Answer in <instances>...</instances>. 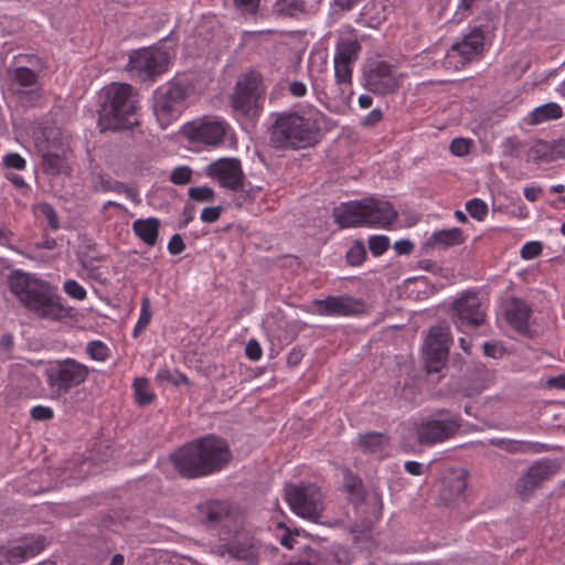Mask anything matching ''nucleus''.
Wrapping results in <instances>:
<instances>
[{"instance_id": "obj_1", "label": "nucleus", "mask_w": 565, "mask_h": 565, "mask_svg": "<svg viewBox=\"0 0 565 565\" xmlns=\"http://www.w3.org/2000/svg\"><path fill=\"white\" fill-rule=\"evenodd\" d=\"M328 117L313 106L276 114L269 128V146L278 151L315 147L322 138Z\"/></svg>"}, {"instance_id": "obj_2", "label": "nucleus", "mask_w": 565, "mask_h": 565, "mask_svg": "<svg viewBox=\"0 0 565 565\" xmlns=\"http://www.w3.org/2000/svg\"><path fill=\"white\" fill-rule=\"evenodd\" d=\"M232 459L226 440L206 435L192 440L170 455L174 470L185 479L207 477L223 470Z\"/></svg>"}, {"instance_id": "obj_3", "label": "nucleus", "mask_w": 565, "mask_h": 565, "mask_svg": "<svg viewBox=\"0 0 565 565\" xmlns=\"http://www.w3.org/2000/svg\"><path fill=\"white\" fill-rule=\"evenodd\" d=\"M10 291L20 303L41 319L62 321L73 318V308L62 302V297L46 280L21 269L8 276Z\"/></svg>"}, {"instance_id": "obj_4", "label": "nucleus", "mask_w": 565, "mask_h": 565, "mask_svg": "<svg viewBox=\"0 0 565 565\" xmlns=\"http://www.w3.org/2000/svg\"><path fill=\"white\" fill-rule=\"evenodd\" d=\"M139 99L136 89L126 83H113L103 90L98 109L100 131H119L139 125Z\"/></svg>"}, {"instance_id": "obj_5", "label": "nucleus", "mask_w": 565, "mask_h": 565, "mask_svg": "<svg viewBox=\"0 0 565 565\" xmlns=\"http://www.w3.org/2000/svg\"><path fill=\"white\" fill-rule=\"evenodd\" d=\"M333 216L341 227L367 225L386 228L397 220L398 213L391 202L372 196L341 203L334 207Z\"/></svg>"}, {"instance_id": "obj_6", "label": "nucleus", "mask_w": 565, "mask_h": 565, "mask_svg": "<svg viewBox=\"0 0 565 565\" xmlns=\"http://www.w3.org/2000/svg\"><path fill=\"white\" fill-rule=\"evenodd\" d=\"M190 95L189 85L180 79L172 78L160 85L153 93L152 109L161 127H167L178 119L186 107Z\"/></svg>"}, {"instance_id": "obj_7", "label": "nucleus", "mask_w": 565, "mask_h": 565, "mask_svg": "<svg viewBox=\"0 0 565 565\" xmlns=\"http://www.w3.org/2000/svg\"><path fill=\"white\" fill-rule=\"evenodd\" d=\"M285 499L296 515L313 523L320 522L324 502L320 488L315 483L286 484Z\"/></svg>"}, {"instance_id": "obj_8", "label": "nucleus", "mask_w": 565, "mask_h": 565, "mask_svg": "<svg viewBox=\"0 0 565 565\" xmlns=\"http://www.w3.org/2000/svg\"><path fill=\"white\" fill-rule=\"evenodd\" d=\"M170 55L167 51L157 46L141 47L129 54L126 65L131 78L139 82L153 83L169 68Z\"/></svg>"}, {"instance_id": "obj_9", "label": "nucleus", "mask_w": 565, "mask_h": 565, "mask_svg": "<svg viewBox=\"0 0 565 565\" xmlns=\"http://www.w3.org/2000/svg\"><path fill=\"white\" fill-rule=\"evenodd\" d=\"M88 375V366L71 358L55 361L45 370L46 384L57 395L79 386Z\"/></svg>"}, {"instance_id": "obj_10", "label": "nucleus", "mask_w": 565, "mask_h": 565, "mask_svg": "<svg viewBox=\"0 0 565 565\" xmlns=\"http://www.w3.org/2000/svg\"><path fill=\"white\" fill-rule=\"evenodd\" d=\"M262 82L257 74L250 72L237 81L234 93L231 96V105L236 114L246 118L258 115L263 96Z\"/></svg>"}, {"instance_id": "obj_11", "label": "nucleus", "mask_w": 565, "mask_h": 565, "mask_svg": "<svg viewBox=\"0 0 565 565\" xmlns=\"http://www.w3.org/2000/svg\"><path fill=\"white\" fill-rule=\"evenodd\" d=\"M459 428V420L449 416L448 411L440 409L417 425V440L427 446L443 443L455 436Z\"/></svg>"}, {"instance_id": "obj_12", "label": "nucleus", "mask_w": 565, "mask_h": 565, "mask_svg": "<svg viewBox=\"0 0 565 565\" xmlns=\"http://www.w3.org/2000/svg\"><path fill=\"white\" fill-rule=\"evenodd\" d=\"M362 79L364 87L376 95H388L399 88V81L392 65L377 58H369L364 63Z\"/></svg>"}, {"instance_id": "obj_13", "label": "nucleus", "mask_w": 565, "mask_h": 565, "mask_svg": "<svg viewBox=\"0 0 565 565\" xmlns=\"http://www.w3.org/2000/svg\"><path fill=\"white\" fill-rule=\"evenodd\" d=\"M451 341L449 327L437 324L429 329L423 353L427 373H439L446 365Z\"/></svg>"}, {"instance_id": "obj_14", "label": "nucleus", "mask_w": 565, "mask_h": 565, "mask_svg": "<svg viewBox=\"0 0 565 565\" xmlns=\"http://www.w3.org/2000/svg\"><path fill=\"white\" fill-rule=\"evenodd\" d=\"M450 317L459 330L466 327L476 328L483 323L486 312L475 291H465L451 303Z\"/></svg>"}, {"instance_id": "obj_15", "label": "nucleus", "mask_w": 565, "mask_h": 565, "mask_svg": "<svg viewBox=\"0 0 565 565\" xmlns=\"http://www.w3.org/2000/svg\"><path fill=\"white\" fill-rule=\"evenodd\" d=\"M559 469L556 460L542 458L520 476L515 483V491L522 500H527L543 482L551 479Z\"/></svg>"}, {"instance_id": "obj_16", "label": "nucleus", "mask_w": 565, "mask_h": 565, "mask_svg": "<svg viewBox=\"0 0 565 565\" xmlns=\"http://www.w3.org/2000/svg\"><path fill=\"white\" fill-rule=\"evenodd\" d=\"M210 178L216 179L221 186L232 191L239 190L244 184L241 161L236 158H222L210 163L205 169Z\"/></svg>"}, {"instance_id": "obj_17", "label": "nucleus", "mask_w": 565, "mask_h": 565, "mask_svg": "<svg viewBox=\"0 0 565 565\" xmlns=\"http://www.w3.org/2000/svg\"><path fill=\"white\" fill-rule=\"evenodd\" d=\"M313 305L321 316H355L364 311L363 301L349 296H329L316 299Z\"/></svg>"}, {"instance_id": "obj_18", "label": "nucleus", "mask_w": 565, "mask_h": 565, "mask_svg": "<svg viewBox=\"0 0 565 565\" xmlns=\"http://www.w3.org/2000/svg\"><path fill=\"white\" fill-rule=\"evenodd\" d=\"M228 129L230 126L225 120L206 118L191 128L190 137L207 146H217L223 142Z\"/></svg>"}, {"instance_id": "obj_19", "label": "nucleus", "mask_w": 565, "mask_h": 565, "mask_svg": "<svg viewBox=\"0 0 565 565\" xmlns=\"http://www.w3.org/2000/svg\"><path fill=\"white\" fill-rule=\"evenodd\" d=\"M531 316L532 308L526 301L515 297L511 298L505 311L507 321L518 333L529 338H532L529 326Z\"/></svg>"}, {"instance_id": "obj_20", "label": "nucleus", "mask_w": 565, "mask_h": 565, "mask_svg": "<svg viewBox=\"0 0 565 565\" xmlns=\"http://www.w3.org/2000/svg\"><path fill=\"white\" fill-rule=\"evenodd\" d=\"M47 544L44 535L24 537L21 542L8 551L7 558L11 564L21 563L41 553Z\"/></svg>"}, {"instance_id": "obj_21", "label": "nucleus", "mask_w": 565, "mask_h": 565, "mask_svg": "<svg viewBox=\"0 0 565 565\" xmlns=\"http://www.w3.org/2000/svg\"><path fill=\"white\" fill-rule=\"evenodd\" d=\"M487 42L488 41H486L477 32L475 33L472 30H470L461 41L451 45L450 55L460 56L462 58V63L470 62L475 57L482 54Z\"/></svg>"}, {"instance_id": "obj_22", "label": "nucleus", "mask_w": 565, "mask_h": 565, "mask_svg": "<svg viewBox=\"0 0 565 565\" xmlns=\"http://www.w3.org/2000/svg\"><path fill=\"white\" fill-rule=\"evenodd\" d=\"M467 477L468 472L466 470H460L452 477L445 479L441 498L448 505L456 503L461 497H463L467 489Z\"/></svg>"}, {"instance_id": "obj_23", "label": "nucleus", "mask_w": 565, "mask_h": 565, "mask_svg": "<svg viewBox=\"0 0 565 565\" xmlns=\"http://www.w3.org/2000/svg\"><path fill=\"white\" fill-rule=\"evenodd\" d=\"M343 489L348 494L349 501L359 508L366 500V492L363 481L354 475L350 469L343 470Z\"/></svg>"}, {"instance_id": "obj_24", "label": "nucleus", "mask_w": 565, "mask_h": 565, "mask_svg": "<svg viewBox=\"0 0 565 565\" xmlns=\"http://www.w3.org/2000/svg\"><path fill=\"white\" fill-rule=\"evenodd\" d=\"M499 15L492 9L483 10L480 15L476 18L470 30L477 32L486 41L491 42L498 29Z\"/></svg>"}, {"instance_id": "obj_25", "label": "nucleus", "mask_w": 565, "mask_h": 565, "mask_svg": "<svg viewBox=\"0 0 565 565\" xmlns=\"http://www.w3.org/2000/svg\"><path fill=\"white\" fill-rule=\"evenodd\" d=\"M160 221L157 217L138 218L132 223L135 234L148 246L157 244Z\"/></svg>"}, {"instance_id": "obj_26", "label": "nucleus", "mask_w": 565, "mask_h": 565, "mask_svg": "<svg viewBox=\"0 0 565 565\" xmlns=\"http://www.w3.org/2000/svg\"><path fill=\"white\" fill-rule=\"evenodd\" d=\"M312 7H308L303 0H276L274 4V13L279 17L299 18L303 14L311 13Z\"/></svg>"}, {"instance_id": "obj_27", "label": "nucleus", "mask_w": 565, "mask_h": 565, "mask_svg": "<svg viewBox=\"0 0 565 565\" xmlns=\"http://www.w3.org/2000/svg\"><path fill=\"white\" fill-rule=\"evenodd\" d=\"M390 443V437L384 433L367 431L358 436V445L363 451L382 452Z\"/></svg>"}, {"instance_id": "obj_28", "label": "nucleus", "mask_w": 565, "mask_h": 565, "mask_svg": "<svg viewBox=\"0 0 565 565\" xmlns=\"http://www.w3.org/2000/svg\"><path fill=\"white\" fill-rule=\"evenodd\" d=\"M465 242V236L459 227H452L448 230H441L434 232L428 239V244L433 246H440L444 249L460 245Z\"/></svg>"}, {"instance_id": "obj_29", "label": "nucleus", "mask_w": 565, "mask_h": 565, "mask_svg": "<svg viewBox=\"0 0 565 565\" xmlns=\"http://www.w3.org/2000/svg\"><path fill=\"white\" fill-rule=\"evenodd\" d=\"M361 44L356 39H341L335 45L333 61L353 63L358 60Z\"/></svg>"}, {"instance_id": "obj_30", "label": "nucleus", "mask_w": 565, "mask_h": 565, "mask_svg": "<svg viewBox=\"0 0 565 565\" xmlns=\"http://www.w3.org/2000/svg\"><path fill=\"white\" fill-rule=\"evenodd\" d=\"M8 74L14 89H26L38 85V74L24 66L8 70Z\"/></svg>"}, {"instance_id": "obj_31", "label": "nucleus", "mask_w": 565, "mask_h": 565, "mask_svg": "<svg viewBox=\"0 0 565 565\" xmlns=\"http://www.w3.org/2000/svg\"><path fill=\"white\" fill-rule=\"evenodd\" d=\"M490 443L493 446L500 447L513 454L526 451L542 452L547 450V447L540 443L513 441L507 439H491Z\"/></svg>"}, {"instance_id": "obj_32", "label": "nucleus", "mask_w": 565, "mask_h": 565, "mask_svg": "<svg viewBox=\"0 0 565 565\" xmlns=\"http://www.w3.org/2000/svg\"><path fill=\"white\" fill-rule=\"evenodd\" d=\"M200 511L205 523L216 525L227 515L228 509L225 502L211 501L203 504Z\"/></svg>"}, {"instance_id": "obj_33", "label": "nucleus", "mask_w": 565, "mask_h": 565, "mask_svg": "<svg viewBox=\"0 0 565 565\" xmlns=\"http://www.w3.org/2000/svg\"><path fill=\"white\" fill-rule=\"evenodd\" d=\"M562 115V107L557 103H546L536 107L530 114L529 124L539 125L547 120L558 119Z\"/></svg>"}, {"instance_id": "obj_34", "label": "nucleus", "mask_w": 565, "mask_h": 565, "mask_svg": "<svg viewBox=\"0 0 565 565\" xmlns=\"http://www.w3.org/2000/svg\"><path fill=\"white\" fill-rule=\"evenodd\" d=\"M65 149L61 148L60 152L47 150L42 156V167L46 174L57 175L65 167Z\"/></svg>"}, {"instance_id": "obj_35", "label": "nucleus", "mask_w": 565, "mask_h": 565, "mask_svg": "<svg viewBox=\"0 0 565 565\" xmlns=\"http://www.w3.org/2000/svg\"><path fill=\"white\" fill-rule=\"evenodd\" d=\"M527 160L536 163L554 161L552 142L535 140L529 149Z\"/></svg>"}, {"instance_id": "obj_36", "label": "nucleus", "mask_w": 565, "mask_h": 565, "mask_svg": "<svg viewBox=\"0 0 565 565\" xmlns=\"http://www.w3.org/2000/svg\"><path fill=\"white\" fill-rule=\"evenodd\" d=\"M149 381L146 377H136L132 383L136 403L147 406L154 399V394L149 390Z\"/></svg>"}, {"instance_id": "obj_37", "label": "nucleus", "mask_w": 565, "mask_h": 565, "mask_svg": "<svg viewBox=\"0 0 565 565\" xmlns=\"http://www.w3.org/2000/svg\"><path fill=\"white\" fill-rule=\"evenodd\" d=\"M366 258V249L362 241H354L345 254L347 263L350 266H360Z\"/></svg>"}, {"instance_id": "obj_38", "label": "nucleus", "mask_w": 565, "mask_h": 565, "mask_svg": "<svg viewBox=\"0 0 565 565\" xmlns=\"http://www.w3.org/2000/svg\"><path fill=\"white\" fill-rule=\"evenodd\" d=\"M465 206L469 215L479 222L483 221L488 215V205L479 198L468 200Z\"/></svg>"}, {"instance_id": "obj_39", "label": "nucleus", "mask_w": 565, "mask_h": 565, "mask_svg": "<svg viewBox=\"0 0 565 565\" xmlns=\"http://www.w3.org/2000/svg\"><path fill=\"white\" fill-rule=\"evenodd\" d=\"M86 353L92 360L104 362L109 356V349L103 341L94 340L87 343Z\"/></svg>"}, {"instance_id": "obj_40", "label": "nucleus", "mask_w": 565, "mask_h": 565, "mask_svg": "<svg viewBox=\"0 0 565 565\" xmlns=\"http://www.w3.org/2000/svg\"><path fill=\"white\" fill-rule=\"evenodd\" d=\"M151 310L149 308V300L148 299H143L142 300V306H141V310H140V315H139V319L134 328V331H132V337L134 338H137L143 330H146V328L148 327V324L150 323V320H151Z\"/></svg>"}, {"instance_id": "obj_41", "label": "nucleus", "mask_w": 565, "mask_h": 565, "mask_svg": "<svg viewBox=\"0 0 565 565\" xmlns=\"http://www.w3.org/2000/svg\"><path fill=\"white\" fill-rule=\"evenodd\" d=\"M36 210H38V213L40 215H42L49 226L56 231L60 228V221H58V216H57V213L55 211V209L50 204V203H40L38 206H36Z\"/></svg>"}, {"instance_id": "obj_42", "label": "nucleus", "mask_w": 565, "mask_h": 565, "mask_svg": "<svg viewBox=\"0 0 565 565\" xmlns=\"http://www.w3.org/2000/svg\"><path fill=\"white\" fill-rule=\"evenodd\" d=\"M17 94L19 102L23 106H35L41 98V93L38 88V85L26 89H17Z\"/></svg>"}, {"instance_id": "obj_43", "label": "nucleus", "mask_w": 565, "mask_h": 565, "mask_svg": "<svg viewBox=\"0 0 565 565\" xmlns=\"http://www.w3.org/2000/svg\"><path fill=\"white\" fill-rule=\"evenodd\" d=\"M390 247V239L385 235H373L369 238V248L373 256L383 255Z\"/></svg>"}, {"instance_id": "obj_44", "label": "nucleus", "mask_w": 565, "mask_h": 565, "mask_svg": "<svg viewBox=\"0 0 565 565\" xmlns=\"http://www.w3.org/2000/svg\"><path fill=\"white\" fill-rule=\"evenodd\" d=\"M63 290L67 296L76 300H84L87 296L86 289L74 279L65 280Z\"/></svg>"}, {"instance_id": "obj_45", "label": "nucleus", "mask_w": 565, "mask_h": 565, "mask_svg": "<svg viewBox=\"0 0 565 565\" xmlns=\"http://www.w3.org/2000/svg\"><path fill=\"white\" fill-rule=\"evenodd\" d=\"M334 63V76L339 84H350L352 77V63L333 61Z\"/></svg>"}, {"instance_id": "obj_46", "label": "nucleus", "mask_w": 565, "mask_h": 565, "mask_svg": "<svg viewBox=\"0 0 565 565\" xmlns=\"http://www.w3.org/2000/svg\"><path fill=\"white\" fill-rule=\"evenodd\" d=\"M170 181L177 185H184L192 181V170L186 166L177 167L170 174Z\"/></svg>"}, {"instance_id": "obj_47", "label": "nucleus", "mask_w": 565, "mask_h": 565, "mask_svg": "<svg viewBox=\"0 0 565 565\" xmlns=\"http://www.w3.org/2000/svg\"><path fill=\"white\" fill-rule=\"evenodd\" d=\"M188 195L196 202H211L214 199V190L210 186H194L188 190Z\"/></svg>"}, {"instance_id": "obj_48", "label": "nucleus", "mask_w": 565, "mask_h": 565, "mask_svg": "<svg viewBox=\"0 0 565 565\" xmlns=\"http://www.w3.org/2000/svg\"><path fill=\"white\" fill-rule=\"evenodd\" d=\"M3 166L8 169L24 170L26 162L17 152H10L3 157Z\"/></svg>"}, {"instance_id": "obj_49", "label": "nucleus", "mask_w": 565, "mask_h": 565, "mask_svg": "<svg viewBox=\"0 0 565 565\" xmlns=\"http://www.w3.org/2000/svg\"><path fill=\"white\" fill-rule=\"evenodd\" d=\"M30 415L36 422H45L54 417V411L49 406L36 405L31 409Z\"/></svg>"}, {"instance_id": "obj_50", "label": "nucleus", "mask_w": 565, "mask_h": 565, "mask_svg": "<svg viewBox=\"0 0 565 565\" xmlns=\"http://www.w3.org/2000/svg\"><path fill=\"white\" fill-rule=\"evenodd\" d=\"M234 6L244 14H256L260 0H233Z\"/></svg>"}, {"instance_id": "obj_51", "label": "nucleus", "mask_w": 565, "mask_h": 565, "mask_svg": "<svg viewBox=\"0 0 565 565\" xmlns=\"http://www.w3.org/2000/svg\"><path fill=\"white\" fill-rule=\"evenodd\" d=\"M450 151L457 157H463L469 153L470 141L465 138H456L450 142Z\"/></svg>"}, {"instance_id": "obj_52", "label": "nucleus", "mask_w": 565, "mask_h": 565, "mask_svg": "<svg viewBox=\"0 0 565 565\" xmlns=\"http://www.w3.org/2000/svg\"><path fill=\"white\" fill-rule=\"evenodd\" d=\"M542 253V245L540 242L525 243L521 248V257L523 259H533Z\"/></svg>"}, {"instance_id": "obj_53", "label": "nucleus", "mask_w": 565, "mask_h": 565, "mask_svg": "<svg viewBox=\"0 0 565 565\" xmlns=\"http://www.w3.org/2000/svg\"><path fill=\"white\" fill-rule=\"evenodd\" d=\"M223 211L224 207L222 205L204 207L201 212L200 218L204 223H214L220 218Z\"/></svg>"}, {"instance_id": "obj_54", "label": "nucleus", "mask_w": 565, "mask_h": 565, "mask_svg": "<svg viewBox=\"0 0 565 565\" xmlns=\"http://www.w3.org/2000/svg\"><path fill=\"white\" fill-rule=\"evenodd\" d=\"M245 354L252 361H258L262 358L263 350L258 341L252 339L245 347Z\"/></svg>"}, {"instance_id": "obj_55", "label": "nucleus", "mask_w": 565, "mask_h": 565, "mask_svg": "<svg viewBox=\"0 0 565 565\" xmlns=\"http://www.w3.org/2000/svg\"><path fill=\"white\" fill-rule=\"evenodd\" d=\"M369 502L372 504V514L380 515L382 512V494L377 489H373L370 494H366Z\"/></svg>"}, {"instance_id": "obj_56", "label": "nucleus", "mask_w": 565, "mask_h": 565, "mask_svg": "<svg viewBox=\"0 0 565 565\" xmlns=\"http://www.w3.org/2000/svg\"><path fill=\"white\" fill-rule=\"evenodd\" d=\"M185 249V244L180 234H174L168 243V250L171 255H179Z\"/></svg>"}, {"instance_id": "obj_57", "label": "nucleus", "mask_w": 565, "mask_h": 565, "mask_svg": "<svg viewBox=\"0 0 565 565\" xmlns=\"http://www.w3.org/2000/svg\"><path fill=\"white\" fill-rule=\"evenodd\" d=\"M383 119V113L380 108H374L370 111L362 120V126L364 127H374Z\"/></svg>"}, {"instance_id": "obj_58", "label": "nucleus", "mask_w": 565, "mask_h": 565, "mask_svg": "<svg viewBox=\"0 0 565 565\" xmlns=\"http://www.w3.org/2000/svg\"><path fill=\"white\" fill-rule=\"evenodd\" d=\"M303 356L305 353L300 348H294L287 355V365L290 367L299 365Z\"/></svg>"}, {"instance_id": "obj_59", "label": "nucleus", "mask_w": 565, "mask_h": 565, "mask_svg": "<svg viewBox=\"0 0 565 565\" xmlns=\"http://www.w3.org/2000/svg\"><path fill=\"white\" fill-rule=\"evenodd\" d=\"M394 249L399 255H407L414 249V244L408 239H401L395 242Z\"/></svg>"}, {"instance_id": "obj_60", "label": "nucleus", "mask_w": 565, "mask_h": 565, "mask_svg": "<svg viewBox=\"0 0 565 565\" xmlns=\"http://www.w3.org/2000/svg\"><path fill=\"white\" fill-rule=\"evenodd\" d=\"M288 90L294 97H302L307 93V86L302 82L294 81L289 84Z\"/></svg>"}, {"instance_id": "obj_61", "label": "nucleus", "mask_w": 565, "mask_h": 565, "mask_svg": "<svg viewBox=\"0 0 565 565\" xmlns=\"http://www.w3.org/2000/svg\"><path fill=\"white\" fill-rule=\"evenodd\" d=\"M554 161L565 158V138L552 141Z\"/></svg>"}, {"instance_id": "obj_62", "label": "nucleus", "mask_w": 565, "mask_h": 565, "mask_svg": "<svg viewBox=\"0 0 565 565\" xmlns=\"http://www.w3.org/2000/svg\"><path fill=\"white\" fill-rule=\"evenodd\" d=\"M405 470L412 476H420L424 472V466L418 461L411 460L405 462Z\"/></svg>"}, {"instance_id": "obj_63", "label": "nucleus", "mask_w": 565, "mask_h": 565, "mask_svg": "<svg viewBox=\"0 0 565 565\" xmlns=\"http://www.w3.org/2000/svg\"><path fill=\"white\" fill-rule=\"evenodd\" d=\"M483 390L481 384H472L471 386H463L462 384L458 388V391L466 397H471L479 394Z\"/></svg>"}, {"instance_id": "obj_64", "label": "nucleus", "mask_w": 565, "mask_h": 565, "mask_svg": "<svg viewBox=\"0 0 565 565\" xmlns=\"http://www.w3.org/2000/svg\"><path fill=\"white\" fill-rule=\"evenodd\" d=\"M546 384L548 387L565 390V374L550 377Z\"/></svg>"}]
</instances>
